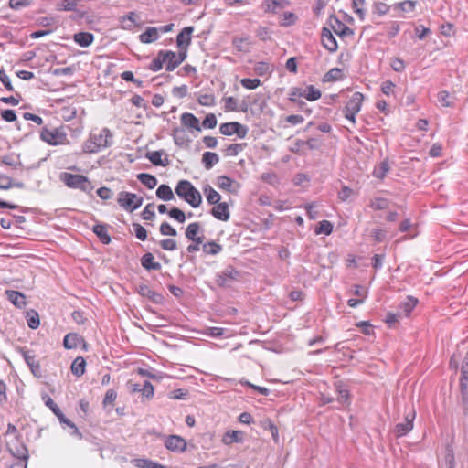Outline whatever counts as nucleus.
Segmentation results:
<instances>
[{"instance_id": "nucleus-1", "label": "nucleus", "mask_w": 468, "mask_h": 468, "mask_svg": "<svg viewBox=\"0 0 468 468\" xmlns=\"http://www.w3.org/2000/svg\"><path fill=\"white\" fill-rule=\"evenodd\" d=\"M113 144V134L107 127L92 130L89 138L82 144V152L96 154Z\"/></svg>"}, {"instance_id": "nucleus-2", "label": "nucleus", "mask_w": 468, "mask_h": 468, "mask_svg": "<svg viewBox=\"0 0 468 468\" xmlns=\"http://www.w3.org/2000/svg\"><path fill=\"white\" fill-rule=\"evenodd\" d=\"M68 129L69 127L64 125L58 127L44 126L40 131L39 137L48 145H68L69 144L67 133Z\"/></svg>"}, {"instance_id": "nucleus-3", "label": "nucleus", "mask_w": 468, "mask_h": 468, "mask_svg": "<svg viewBox=\"0 0 468 468\" xmlns=\"http://www.w3.org/2000/svg\"><path fill=\"white\" fill-rule=\"evenodd\" d=\"M176 194L192 207L197 208L202 203L200 192L188 180H180L175 189Z\"/></svg>"}, {"instance_id": "nucleus-4", "label": "nucleus", "mask_w": 468, "mask_h": 468, "mask_svg": "<svg viewBox=\"0 0 468 468\" xmlns=\"http://www.w3.org/2000/svg\"><path fill=\"white\" fill-rule=\"evenodd\" d=\"M59 178L69 188L80 189L87 194H90L94 189L90 180L83 175L63 172Z\"/></svg>"}, {"instance_id": "nucleus-5", "label": "nucleus", "mask_w": 468, "mask_h": 468, "mask_svg": "<svg viewBox=\"0 0 468 468\" xmlns=\"http://www.w3.org/2000/svg\"><path fill=\"white\" fill-rule=\"evenodd\" d=\"M241 272L231 265L227 266L221 271L216 273L215 282L221 288H230L236 282L239 281Z\"/></svg>"}, {"instance_id": "nucleus-6", "label": "nucleus", "mask_w": 468, "mask_h": 468, "mask_svg": "<svg viewBox=\"0 0 468 468\" xmlns=\"http://www.w3.org/2000/svg\"><path fill=\"white\" fill-rule=\"evenodd\" d=\"M118 204L126 211L133 212L143 204V197L134 193L122 191L118 195Z\"/></svg>"}, {"instance_id": "nucleus-7", "label": "nucleus", "mask_w": 468, "mask_h": 468, "mask_svg": "<svg viewBox=\"0 0 468 468\" xmlns=\"http://www.w3.org/2000/svg\"><path fill=\"white\" fill-rule=\"evenodd\" d=\"M43 399L45 401V405L48 407L51 410V411L58 417L60 423L66 424L67 426L71 428L72 434L81 438V433L79 431L76 425L70 420L65 417V415L63 414L59 407L54 402V400L48 396L43 397Z\"/></svg>"}, {"instance_id": "nucleus-8", "label": "nucleus", "mask_w": 468, "mask_h": 468, "mask_svg": "<svg viewBox=\"0 0 468 468\" xmlns=\"http://www.w3.org/2000/svg\"><path fill=\"white\" fill-rule=\"evenodd\" d=\"M415 418V410L411 408L409 410V411L405 413L404 421L395 425L393 430V433L395 434V436L399 438L410 432L414 426Z\"/></svg>"}, {"instance_id": "nucleus-9", "label": "nucleus", "mask_w": 468, "mask_h": 468, "mask_svg": "<svg viewBox=\"0 0 468 468\" xmlns=\"http://www.w3.org/2000/svg\"><path fill=\"white\" fill-rule=\"evenodd\" d=\"M137 292L155 304H160L164 301L163 295L152 290L147 284H140L137 287Z\"/></svg>"}, {"instance_id": "nucleus-10", "label": "nucleus", "mask_w": 468, "mask_h": 468, "mask_svg": "<svg viewBox=\"0 0 468 468\" xmlns=\"http://www.w3.org/2000/svg\"><path fill=\"white\" fill-rule=\"evenodd\" d=\"M165 446L172 452H185L186 449V441L178 435H170L165 441Z\"/></svg>"}, {"instance_id": "nucleus-11", "label": "nucleus", "mask_w": 468, "mask_h": 468, "mask_svg": "<svg viewBox=\"0 0 468 468\" xmlns=\"http://www.w3.org/2000/svg\"><path fill=\"white\" fill-rule=\"evenodd\" d=\"M19 353L23 356L27 365L29 367L31 372L35 376H37L40 372V365L38 361L36 359V356L34 355V353L25 348H21L19 350Z\"/></svg>"}, {"instance_id": "nucleus-12", "label": "nucleus", "mask_w": 468, "mask_h": 468, "mask_svg": "<svg viewBox=\"0 0 468 468\" xmlns=\"http://www.w3.org/2000/svg\"><path fill=\"white\" fill-rule=\"evenodd\" d=\"M217 186L225 191L236 193L239 189V184L227 176H219L217 178Z\"/></svg>"}, {"instance_id": "nucleus-13", "label": "nucleus", "mask_w": 468, "mask_h": 468, "mask_svg": "<svg viewBox=\"0 0 468 468\" xmlns=\"http://www.w3.org/2000/svg\"><path fill=\"white\" fill-rule=\"evenodd\" d=\"M201 231V227L198 222L190 223L185 232L186 238L188 240L196 242L197 244H202L204 240V236H198V233Z\"/></svg>"}, {"instance_id": "nucleus-14", "label": "nucleus", "mask_w": 468, "mask_h": 468, "mask_svg": "<svg viewBox=\"0 0 468 468\" xmlns=\"http://www.w3.org/2000/svg\"><path fill=\"white\" fill-rule=\"evenodd\" d=\"M194 31L193 27H186L176 37V45L179 50L186 49L191 43V35Z\"/></svg>"}, {"instance_id": "nucleus-15", "label": "nucleus", "mask_w": 468, "mask_h": 468, "mask_svg": "<svg viewBox=\"0 0 468 468\" xmlns=\"http://www.w3.org/2000/svg\"><path fill=\"white\" fill-rule=\"evenodd\" d=\"M364 95L361 92H355L346 102L344 112L358 113L361 110Z\"/></svg>"}, {"instance_id": "nucleus-16", "label": "nucleus", "mask_w": 468, "mask_h": 468, "mask_svg": "<svg viewBox=\"0 0 468 468\" xmlns=\"http://www.w3.org/2000/svg\"><path fill=\"white\" fill-rule=\"evenodd\" d=\"M322 44L331 53L336 51L338 48L335 37L326 27L322 30Z\"/></svg>"}, {"instance_id": "nucleus-17", "label": "nucleus", "mask_w": 468, "mask_h": 468, "mask_svg": "<svg viewBox=\"0 0 468 468\" xmlns=\"http://www.w3.org/2000/svg\"><path fill=\"white\" fill-rule=\"evenodd\" d=\"M210 213L214 218L221 221H228L230 217L229 205L226 202L216 204Z\"/></svg>"}, {"instance_id": "nucleus-18", "label": "nucleus", "mask_w": 468, "mask_h": 468, "mask_svg": "<svg viewBox=\"0 0 468 468\" xmlns=\"http://www.w3.org/2000/svg\"><path fill=\"white\" fill-rule=\"evenodd\" d=\"M161 55L164 58V63L165 64V69L167 71H173L180 65L176 58V52L161 50Z\"/></svg>"}, {"instance_id": "nucleus-19", "label": "nucleus", "mask_w": 468, "mask_h": 468, "mask_svg": "<svg viewBox=\"0 0 468 468\" xmlns=\"http://www.w3.org/2000/svg\"><path fill=\"white\" fill-rule=\"evenodd\" d=\"M181 123L188 129H193L201 132L199 120L190 112H185L180 117Z\"/></svg>"}, {"instance_id": "nucleus-20", "label": "nucleus", "mask_w": 468, "mask_h": 468, "mask_svg": "<svg viewBox=\"0 0 468 468\" xmlns=\"http://www.w3.org/2000/svg\"><path fill=\"white\" fill-rule=\"evenodd\" d=\"M5 294L8 301H10L16 307L21 309L26 306V297L22 292L14 290H7Z\"/></svg>"}, {"instance_id": "nucleus-21", "label": "nucleus", "mask_w": 468, "mask_h": 468, "mask_svg": "<svg viewBox=\"0 0 468 468\" xmlns=\"http://www.w3.org/2000/svg\"><path fill=\"white\" fill-rule=\"evenodd\" d=\"M164 154L163 151H153L148 152L146 157L154 165L167 166L169 160L167 156L163 157Z\"/></svg>"}, {"instance_id": "nucleus-22", "label": "nucleus", "mask_w": 468, "mask_h": 468, "mask_svg": "<svg viewBox=\"0 0 468 468\" xmlns=\"http://www.w3.org/2000/svg\"><path fill=\"white\" fill-rule=\"evenodd\" d=\"M141 264L147 271H159L162 268L161 263L154 261V257L150 252L142 256Z\"/></svg>"}, {"instance_id": "nucleus-23", "label": "nucleus", "mask_w": 468, "mask_h": 468, "mask_svg": "<svg viewBox=\"0 0 468 468\" xmlns=\"http://www.w3.org/2000/svg\"><path fill=\"white\" fill-rule=\"evenodd\" d=\"M73 40L82 48H87L92 44L94 36L90 32H79L74 34Z\"/></svg>"}, {"instance_id": "nucleus-24", "label": "nucleus", "mask_w": 468, "mask_h": 468, "mask_svg": "<svg viewBox=\"0 0 468 468\" xmlns=\"http://www.w3.org/2000/svg\"><path fill=\"white\" fill-rule=\"evenodd\" d=\"M159 38L157 27H149L139 36V39L144 44H150Z\"/></svg>"}, {"instance_id": "nucleus-25", "label": "nucleus", "mask_w": 468, "mask_h": 468, "mask_svg": "<svg viewBox=\"0 0 468 468\" xmlns=\"http://www.w3.org/2000/svg\"><path fill=\"white\" fill-rule=\"evenodd\" d=\"M82 338L75 333H69L64 336L63 346L66 349L77 348Z\"/></svg>"}, {"instance_id": "nucleus-26", "label": "nucleus", "mask_w": 468, "mask_h": 468, "mask_svg": "<svg viewBox=\"0 0 468 468\" xmlns=\"http://www.w3.org/2000/svg\"><path fill=\"white\" fill-rule=\"evenodd\" d=\"M285 0H263L262 8L265 12L276 13L285 6Z\"/></svg>"}, {"instance_id": "nucleus-27", "label": "nucleus", "mask_w": 468, "mask_h": 468, "mask_svg": "<svg viewBox=\"0 0 468 468\" xmlns=\"http://www.w3.org/2000/svg\"><path fill=\"white\" fill-rule=\"evenodd\" d=\"M202 164L207 170L211 169L219 162L218 154L214 152H205L202 155Z\"/></svg>"}, {"instance_id": "nucleus-28", "label": "nucleus", "mask_w": 468, "mask_h": 468, "mask_svg": "<svg viewBox=\"0 0 468 468\" xmlns=\"http://www.w3.org/2000/svg\"><path fill=\"white\" fill-rule=\"evenodd\" d=\"M156 197L163 201L175 199L174 192L168 185L162 184L156 190Z\"/></svg>"}, {"instance_id": "nucleus-29", "label": "nucleus", "mask_w": 468, "mask_h": 468, "mask_svg": "<svg viewBox=\"0 0 468 468\" xmlns=\"http://www.w3.org/2000/svg\"><path fill=\"white\" fill-rule=\"evenodd\" d=\"M9 452L14 457L23 461L25 463V467L27 466V463L29 456L27 448L26 447L25 444H20L15 447L14 449L10 448Z\"/></svg>"}, {"instance_id": "nucleus-30", "label": "nucleus", "mask_w": 468, "mask_h": 468, "mask_svg": "<svg viewBox=\"0 0 468 468\" xmlns=\"http://www.w3.org/2000/svg\"><path fill=\"white\" fill-rule=\"evenodd\" d=\"M86 361L82 356L76 357L71 364V372L76 377H81L85 373Z\"/></svg>"}, {"instance_id": "nucleus-31", "label": "nucleus", "mask_w": 468, "mask_h": 468, "mask_svg": "<svg viewBox=\"0 0 468 468\" xmlns=\"http://www.w3.org/2000/svg\"><path fill=\"white\" fill-rule=\"evenodd\" d=\"M92 230L103 244H109L111 242V237L108 234L105 225L96 224L93 226Z\"/></svg>"}, {"instance_id": "nucleus-32", "label": "nucleus", "mask_w": 468, "mask_h": 468, "mask_svg": "<svg viewBox=\"0 0 468 468\" xmlns=\"http://www.w3.org/2000/svg\"><path fill=\"white\" fill-rule=\"evenodd\" d=\"M418 303V299L413 296H408L407 299L400 303L399 308L405 316H409Z\"/></svg>"}, {"instance_id": "nucleus-33", "label": "nucleus", "mask_w": 468, "mask_h": 468, "mask_svg": "<svg viewBox=\"0 0 468 468\" xmlns=\"http://www.w3.org/2000/svg\"><path fill=\"white\" fill-rule=\"evenodd\" d=\"M204 194L208 204L216 205L220 203L221 196L209 185L204 187Z\"/></svg>"}, {"instance_id": "nucleus-34", "label": "nucleus", "mask_w": 468, "mask_h": 468, "mask_svg": "<svg viewBox=\"0 0 468 468\" xmlns=\"http://www.w3.org/2000/svg\"><path fill=\"white\" fill-rule=\"evenodd\" d=\"M138 180L144 185L147 188L153 189L157 185V179L153 175L147 173H141L137 175Z\"/></svg>"}, {"instance_id": "nucleus-35", "label": "nucleus", "mask_w": 468, "mask_h": 468, "mask_svg": "<svg viewBox=\"0 0 468 468\" xmlns=\"http://www.w3.org/2000/svg\"><path fill=\"white\" fill-rule=\"evenodd\" d=\"M241 432L239 431H228L222 439V441L226 445H229L234 442H240L242 441Z\"/></svg>"}, {"instance_id": "nucleus-36", "label": "nucleus", "mask_w": 468, "mask_h": 468, "mask_svg": "<svg viewBox=\"0 0 468 468\" xmlns=\"http://www.w3.org/2000/svg\"><path fill=\"white\" fill-rule=\"evenodd\" d=\"M174 142L176 145L183 146L190 140L186 137L185 131L181 128H175L173 130Z\"/></svg>"}, {"instance_id": "nucleus-37", "label": "nucleus", "mask_w": 468, "mask_h": 468, "mask_svg": "<svg viewBox=\"0 0 468 468\" xmlns=\"http://www.w3.org/2000/svg\"><path fill=\"white\" fill-rule=\"evenodd\" d=\"M204 253L208 255H218L222 251V246L215 241H208L202 246Z\"/></svg>"}, {"instance_id": "nucleus-38", "label": "nucleus", "mask_w": 468, "mask_h": 468, "mask_svg": "<svg viewBox=\"0 0 468 468\" xmlns=\"http://www.w3.org/2000/svg\"><path fill=\"white\" fill-rule=\"evenodd\" d=\"M133 463H134V465L136 467H139V468H165V466H163L155 462H153L148 459H144V458L134 459L133 461Z\"/></svg>"}, {"instance_id": "nucleus-39", "label": "nucleus", "mask_w": 468, "mask_h": 468, "mask_svg": "<svg viewBox=\"0 0 468 468\" xmlns=\"http://www.w3.org/2000/svg\"><path fill=\"white\" fill-rule=\"evenodd\" d=\"M335 24L336 27H333L334 30L340 37H347L352 36L354 34V31L346 24L342 23L340 20L335 19Z\"/></svg>"}, {"instance_id": "nucleus-40", "label": "nucleus", "mask_w": 468, "mask_h": 468, "mask_svg": "<svg viewBox=\"0 0 468 468\" xmlns=\"http://www.w3.org/2000/svg\"><path fill=\"white\" fill-rule=\"evenodd\" d=\"M78 5L77 0H62L57 4L58 11H76Z\"/></svg>"}, {"instance_id": "nucleus-41", "label": "nucleus", "mask_w": 468, "mask_h": 468, "mask_svg": "<svg viewBox=\"0 0 468 468\" xmlns=\"http://www.w3.org/2000/svg\"><path fill=\"white\" fill-rule=\"evenodd\" d=\"M315 234H324L330 235L333 231V224L328 220H322L319 222L318 226L315 228Z\"/></svg>"}, {"instance_id": "nucleus-42", "label": "nucleus", "mask_w": 468, "mask_h": 468, "mask_svg": "<svg viewBox=\"0 0 468 468\" xmlns=\"http://www.w3.org/2000/svg\"><path fill=\"white\" fill-rule=\"evenodd\" d=\"M389 202L387 198L376 197L370 201L369 207L374 210H384L388 207Z\"/></svg>"}, {"instance_id": "nucleus-43", "label": "nucleus", "mask_w": 468, "mask_h": 468, "mask_svg": "<svg viewBox=\"0 0 468 468\" xmlns=\"http://www.w3.org/2000/svg\"><path fill=\"white\" fill-rule=\"evenodd\" d=\"M27 323L28 327H30L31 329H37L40 324L38 314L34 310L27 312Z\"/></svg>"}, {"instance_id": "nucleus-44", "label": "nucleus", "mask_w": 468, "mask_h": 468, "mask_svg": "<svg viewBox=\"0 0 468 468\" xmlns=\"http://www.w3.org/2000/svg\"><path fill=\"white\" fill-rule=\"evenodd\" d=\"M342 78V70L338 68H333L328 72H326L323 78L324 82L336 81L341 80Z\"/></svg>"}, {"instance_id": "nucleus-45", "label": "nucleus", "mask_w": 468, "mask_h": 468, "mask_svg": "<svg viewBox=\"0 0 468 468\" xmlns=\"http://www.w3.org/2000/svg\"><path fill=\"white\" fill-rule=\"evenodd\" d=\"M306 100L309 101H314L321 98L322 93L320 90L316 89L314 85H308L305 88Z\"/></svg>"}, {"instance_id": "nucleus-46", "label": "nucleus", "mask_w": 468, "mask_h": 468, "mask_svg": "<svg viewBox=\"0 0 468 468\" xmlns=\"http://www.w3.org/2000/svg\"><path fill=\"white\" fill-rule=\"evenodd\" d=\"M237 123H238L237 122L221 123L219 126V132L223 135H227V136L235 134V132H238L237 130H235Z\"/></svg>"}, {"instance_id": "nucleus-47", "label": "nucleus", "mask_w": 468, "mask_h": 468, "mask_svg": "<svg viewBox=\"0 0 468 468\" xmlns=\"http://www.w3.org/2000/svg\"><path fill=\"white\" fill-rule=\"evenodd\" d=\"M437 99L442 107H452L453 105L450 93L446 90L440 91Z\"/></svg>"}, {"instance_id": "nucleus-48", "label": "nucleus", "mask_w": 468, "mask_h": 468, "mask_svg": "<svg viewBox=\"0 0 468 468\" xmlns=\"http://www.w3.org/2000/svg\"><path fill=\"white\" fill-rule=\"evenodd\" d=\"M168 215L170 218H172L173 219L176 220L179 223H184L186 218V216L184 213V211H182L180 208L176 207H172L168 211Z\"/></svg>"}, {"instance_id": "nucleus-49", "label": "nucleus", "mask_w": 468, "mask_h": 468, "mask_svg": "<svg viewBox=\"0 0 468 468\" xmlns=\"http://www.w3.org/2000/svg\"><path fill=\"white\" fill-rule=\"evenodd\" d=\"M164 58L161 55V50L157 53V56L153 59V61L148 66V69L154 72L159 71L162 69L164 66Z\"/></svg>"}, {"instance_id": "nucleus-50", "label": "nucleus", "mask_w": 468, "mask_h": 468, "mask_svg": "<svg viewBox=\"0 0 468 468\" xmlns=\"http://www.w3.org/2000/svg\"><path fill=\"white\" fill-rule=\"evenodd\" d=\"M415 6L416 2L412 0H405L394 5L395 8H399L403 12H412L415 9Z\"/></svg>"}, {"instance_id": "nucleus-51", "label": "nucleus", "mask_w": 468, "mask_h": 468, "mask_svg": "<svg viewBox=\"0 0 468 468\" xmlns=\"http://www.w3.org/2000/svg\"><path fill=\"white\" fill-rule=\"evenodd\" d=\"M240 84L247 90H255L261 85V80L259 79L244 78L240 80Z\"/></svg>"}, {"instance_id": "nucleus-52", "label": "nucleus", "mask_w": 468, "mask_h": 468, "mask_svg": "<svg viewBox=\"0 0 468 468\" xmlns=\"http://www.w3.org/2000/svg\"><path fill=\"white\" fill-rule=\"evenodd\" d=\"M244 144H232L226 148V154L229 156H237L243 151Z\"/></svg>"}, {"instance_id": "nucleus-53", "label": "nucleus", "mask_w": 468, "mask_h": 468, "mask_svg": "<svg viewBox=\"0 0 468 468\" xmlns=\"http://www.w3.org/2000/svg\"><path fill=\"white\" fill-rule=\"evenodd\" d=\"M160 233L164 236H176L177 231L168 222H163L160 226Z\"/></svg>"}, {"instance_id": "nucleus-54", "label": "nucleus", "mask_w": 468, "mask_h": 468, "mask_svg": "<svg viewBox=\"0 0 468 468\" xmlns=\"http://www.w3.org/2000/svg\"><path fill=\"white\" fill-rule=\"evenodd\" d=\"M133 228L138 239L144 241L147 239V231L142 225L133 223Z\"/></svg>"}, {"instance_id": "nucleus-55", "label": "nucleus", "mask_w": 468, "mask_h": 468, "mask_svg": "<svg viewBox=\"0 0 468 468\" xmlns=\"http://www.w3.org/2000/svg\"><path fill=\"white\" fill-rule=\"evenodd\" d=\"M31 3L32 0H9V7L14 10H20L30 5Z\"/></svg>"}, {"instance_id": "nucleus-56", "label": "nucleus", "mask_w": 468, "mask_h": 468, "mask_svg": "<svg viewBox=\"0 0 468 468\" xmlns=\"http://www.w3.org/2000/svg\"><path fill=\"white\" fill-rule=\"evenodd\" d=\"M161 248L165 250L173 251L177 249V243L173 239H165L159 242Z\"/></svg>"}, {"instance_id": "nucleus-57", "label": "nucleus", "mask_w": 468, "mask_h": 468, "mask_svg": "<svg viewBox=\"0 0 468 468\" xmlns=\"http://www.w3.org/2000/svg\"><path fill=\"white\" fill-rule=\"evenodd\" d=\"M198 103L203 106H213L215 104V97L212 94H202L197 99Z\"/></svg>"}, {"instance_id": "nucleus-58", "label": "nucleus", "mask_w": 468, "mask_h": 468, "mask_svg": "<svg viewBox=\"0 0 468 468\" xmlns=\"http://www.w3.org/2000/svg\"><path fill=\"white\" fill-rule=\"evenodd\" d=\"M154 204H148L145 206L142 212V218L144 220H153L155 218V213L154 210Z\"/></svg>"}, {"instance_id": "nucleus-59", "label": "nucleus", "mask_w": 468, "mask_h": 468, "mask_svg": "<svg viewBox=\"0 0 468 468\" xmlns=\"http://www.w3.org/2000/svg\"><path fill=\"white\" fill-rule=\"evenodd\" d=\"M202 125L206 129H213L217 125V118L214 113L207 114L202 122Z\"/></svg>"}, {"instance_id": "nucleus-60", "label": "nucleus", "mask_w": 468, "mask_h": 468, "mask_svg": "<svg viewBox=\"0 0 468 468\" xmlns=\"http://www.w3.org/2000/svg\"><path fill=\"white\" fill-rule=\"evenodd\" d=\"M141 390L142 395H144L147 399L153 398L154 389L150 381L144 380V384L142 385Z\"/></svg>"}, {"instance_id": "nucleus-61", "label": "nucleus", "mask_w": 468, "mask_h": 468, "mask_svg": "<svg viewBox=\"0 0 468 468\" xmlns=\"http://www.w3.org/2000/svg\"><path fill=\"white\" fill-rule=\"evenodd\" d=\"M224 102H225V111L226 112H236V111H239L238 109V103H237V100L233 97H227L224 99Z\"/></svg>"}, {"instance_id": "nucleus-62", "label": "nucleus", "mask_w": 468, "mask_h": 468, "mask_svg": "<svg viewBox=\"0 0 468 468\" xmlns=\"http://www.w3.org/2000/svg\"><path fill=\"white\" fill-rule=\"evenodd\" d=\"M0 81L3 83V85L5 86V88L7 90H9V91L14 90V87L11 83L9 77L6 75L5 71L1 67H0Z\"/></svg>"}, {"instance_id": "nucleus-63", "label": "nucleus", "mask_w": 468, "mask_h": 468, "mask_svg": "<svg viewBox=\"0 0 468 468\" xmlns=\"http://www.w3.org/2000/svg\"><path fill=\"white\" fill-rule=\"evenodd\" d=\"M269 70H270L269 64L267 62H263V61L258 62L254 68V71L259 76H263V75L267 74L269 72Z\"/></svg>"}, {"instance_id": "nucleus-64", "label": "nucleus", "mask_w": 468, "mask_h": 468, "mask_svg": "<svg viewBox=\"0 0 468 468\" xmlns=\"http://www.w3.org/2000/svg\"><path fill=\"white\" fill-rule=\"evenodd\" d=\"M388 171V165L386 162H383L380 164V165L378 168H375L373 175L374 176L378 178H384L386 174Z\"/></svg>"}]
</instances>
